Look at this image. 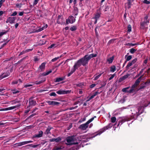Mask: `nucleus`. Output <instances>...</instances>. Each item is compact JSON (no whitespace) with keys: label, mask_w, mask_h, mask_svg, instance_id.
<instances>
[{"label":"nucleus","mask_w":150,"mask_h":150,"mask_svg":"<svg viewBox=\"0 0 150 150\" xmlns=\"http://www.w3.org/2000/svg\"><path fill=\"white\" fill-rule=\"evenodd\" d=\"M96 54H91L89 55L86 54L85 55L83 58L80 59L77 61L76 63L74 64L78 68L80 67L81 65L83 66H85L88 64V61L92 58L96 57L97 56Z\"/></svg>","instance_id":"f257e3e1"},{"label":"nucleus","mask_w":150,"mask_h":150,"mask_svg":"<svg viewBox=\"0 0 150 150\" xmlns=\"http://www.w3.org/2000/svg\"><path fill=\"white\" fill-rule=\"evenodd\" d=\"M141 107H134L131 108V111L132 115L130 117L131 119H136L137 117L142 114V111H141Z\"/></svg>","instance_id":"f03ea898"},{"label":"nucleus","mask_w":150,"mask_h":150,"mask_svg":"<svg viewBox=\"0 0 150 150\" xmlns=\"http://www.w3.org/2000/svg\"><path fill=\"white\" fill-rule=\"evenodd\" d=\"M96 117V116H94V117L85 123L81 125L79 127V128L83 130H86L88 127V125L94 120L95 118Z\"/></svg>","instance_id":"7ed1b4c3"},{"label":"nucleus","mask_w":150,"mask_h":150,"mask_svg":"<svg viewBox=\"0 0 150 150\" xmlns=\"http://www.w3.org/2000/svg\"><path fill=\"white\" fill-rule=\"evenodd\" d=\"M74 137L73 136L69 137L67 139V142L68 143L69 145H71L72 144H78L77 142L74 143L73 142L74 141Z\"/></svg>","instance_id":"20e7f679"},{"label":"nucleus","mask_w":150,"mask_h":150,"mask_svg":"<svg viewBox=\"0 0 150 150\" xmlns=\"http://www.w3.org/2000/svg\"><path fill=\"white\" fill-rule=\"evenodd\" d=\"M33 97H32L29 99V105L27 107V108L31 106H33L36 105V102L35 100L33 99Z\"/></svg>","instance_id":"39448f33"},{"label":"nucleus","mask_w":150,"mask_h":150,"mask_svg":"<svg viewBox=\"0 0 150 150\" xmlns=\"http://www.w3.org/2000/svg\"><path fill=\"white\" fill-rule=\"evenodd\" d=\"M71 90H63L62 89L57 91L56 93L58 94H66L68 93H70L71 92Z\"/></svg>","instance_id":"423d86ee"},{"label":"nucleus","mask_w":150,"mask_h":150,"mask_svg":"<svg viewBox=\"0 0 150 150\" xmlns=\"http://www.w3.org/2000/svg\"><path fill=\"white\" fill-rule=\"evenodd\" d=\"M131 120V119H130V117H124L123 119L119 121L117 126H118L120 123V125H121L125 122L129 121Z\"/></svg>","instance_id":"0eeeda50"},{"label":"nucleus","mask_w":150,"mask_h":150,"mask_svg":"<svg viewBox=\"0 0 150 150\" xmlns=\"http://www.w3.org/2000/svg\"><path fill=\"white\" fill-rule=\"evenodd\" d=\"M21 106L20 103L18 104L16 106L10 107L7 108H5L3 109L4 110H8L14 109L16 108H18Z\"/></svg>","instance_id":"6e6552de"},{"label":"nucleus","mask_w":150,"mask_h":150,"mask_svg":"<svg viewBox=\"0 0 150 150\" xmlns=\"http://www.w3.org/2000/svg\"><path fill=\"white\" fill-rule=\"evenodd\" d=\"M78 69V67H76V65H74L73 66V68L71 69L70 72L69 73L67 76L68 77L70 76L73 73H74L76 70V69Z\"/></svg>","instance_id":"1a4fd4ad"},{"label":"nucleus","mask_w":150,"mask_h":150,"mask_svg":"<svg viewBox=\"0 0 150 150\" xmlns=\"http://www.w3.org/2000/svg\"><path fill=\"white\" fill-rule=\"evenodd\" d=\"M46 102L48 103L49 105H58L60 103H59L57 102L49 100L46 101Z\"/></svg>","instance_id":"9d476101"},{"label":"nucleus","mask_w":150,"mask_h":150,"mask_svg":"<svg viewBox=\"0 0 150 150\" xmlns=\"http://www.w3.org/2000/svg\"><path fill=\"white\" fill-rule=\"evenodd\" d=\"M68 19H69V22L70 23H73L76 21V19L72 16H69Z\"/></svg>","instance_id":"9b49d317"},{"label":"nucleus","mask_w":150,"mask_h":150,"mask_svg":"<svg viewBox=\"0 0 150 150\" xmlns=\"http://www.w3.org/2000/svg\"><path fill=\"white\" fill-rule=\"evenodd\" d=\"M10 75V73L9 72L4 73L0 76V79H2Z\"/></svg>","instance_id":"f8f14e48"},{"label":"nucleus","mask_w":150,"mask_h":150,"mask_svg":"<svg viewBox=\"0 0 150 150\" xmlns=\"http://www.w3.org/2000/svg\"><path fill=\"white\" fill-rule=\"evenodd\" d=\"M100 11V10H97V12L95 14V17H94L93 18L98 19L99 18L101 14Z\"/></svg>","instance_id":"ddd939ff"},{"label":"nucleus","mask_w":150,"mask_h":150,"mask_svg":"<svg viewBox=\"0 0 150 150\" xmlns=\"http://www.w3.org/2000/svg\"><path fill=\"white\" fill-rule=\"evenodd\" d=\"M104 7L105 8V9H103V10L106 13L110 14V10L111 8L109 6H106V5Z\"/></svg>","instance_id":"4468645a"},{"label":"nucleus","mask_w":150,"mask_h":150,"mask_svg":"<svg viewBox=\"0 0 150 150\" xmlns=\"http://www.w3.org/2000/svg\"><path fill=\"white\" fill-rule=\"evenodd\" d=\"M137 86V85H135V84H134L132 86L130 89L129 90V92L132 93H135L136 91V90L135 88Z\"/></svg>","instance_id":"2eb2a0df"},{"label":"nucleus","mask_w":150,"mask_h":150,"mask_svg":"<svg viewBox=\"0 0 150 150\" xmlns=\"http://www.w3.org/2000/svg\"><path fill=\"white\" fill-rule=\"evenodd\" d=\"M39 133L37 134H35L33 136L34 138H40L42 137L43 134V132L42 131H40L39 132Z\"/></svg>","instance_id":"dca6fc26"},{"label":"nucleus","mask_w":150,"mask_h":150,"mask_svg":"<svg viewBox=\"0 0 150 150\" xmlns=\"http://www.w3.org/2000/svg\"><path fill=\"white\" fill-rule=\"evenodd\" d=\"M48 25L47 24H46L45 26L42 27L41 28H40L38 29L37 30H35L34 31V33H38L40 32L44 29H46Z\"/></svg>","instance_id":"f3484780"},{"label":"nucleus","mask_w":150,"mask_h":150,"mask_svg":"<svg viewBox=\"0 0 150 150\" xmlns=\"http://www.w3.org/2000/svg\"><path fill=\"white\" fill-rule=\"evenodd\" d=\"M46 63L43 62L41 64L39 68L41 71H43L45 69V67Z\"/></svg>","instance_id":"a211bd4d"},{"label":"nucleus","mask_w":150,"mask_h":150,"mask_svg":"<svg viewBox=\"0 0 150 150\" xmlns=\"http://www.w3.org/2000/svg\"><path fill=\"white\" fill-rule=\"evenodd\" d=\"M143 76V75L141 76L139 78L135 81L134 84L135 85H137V86L139 85L140 81H141L142 78Z\"/></svg>","instance_id":"6ab92c4d"},{"label":"nucleus","mask_w":150,"mask_h":150,"mask_svg":"<svg viewBox=\"0 0 150 150\" xmlns=\"http://www.w3.org/2000/svg\"><path fill=\"white\" fill-rule=\"evenodd\" d=\"M53 129V127L50 126H48V127L46 130L45 132V134H50V130Z\"/></svg>","instance_id":"aec40b11"},{"label":"nucleus","mask_w":150,"mask_h":150,"mask_svg":"<svg viewBox=\"0 0 150 150\" xmlns=\"http://www.w3.org/2000/svg\"><path fill=\"white\" fill-rule=\"evenodd\" d=\"M9 23H10L12 24L14 23L16 20V18L14 17H9L8 18Z\"/></svg>","instance_id":"412c9836"},{"label":"nucleus","mask_w":150,"mask_h":150,"mask_svg":"<svg viewBox=\"0 0 150 150\" xmlns=\"http://www.w3.org/2000/svg\"><path fill=\"white\" fill-rule=\"evenodd\" d=\"M130 88L129 87H128L126 88H123L122 90V91L123 92H124L125 93H130L129 92V90H128V89Z\"/></svg>","instance_id":"4be33fe9"},{"label":"nucleus","mask_w":150,"mask_h":150,"mask_svg":"<svg viewBox=\"0 0 150 150\" xmlns=\"http://www.w3.org/2000/svg\"><path fill=\"white\" fill-rule=\"evenodd\" d=\"M104 1H101L100 5V7L99 10H100L103 9V7L105 6V3L104 2Z\"/></svg>","instance_id":"5701e85b"},{"label":"nucleus","mask_w":150,"mask_h":150,"mask_svg":"<svg viewBox=\"0 0 150 150\" xmlns=\"http://www.w3.org/2000/svg\"><path fill=\"white\" fill-rule=\"evenodd\" d=\"M61 16L60 15H59L58 16V18L57 21V23L58 24H61V23L62 22V18H61Z\"/></svg>","instance_id":"b1692460"},{"label":"nucleus","mask_w":150,"mask_h":150,"mask_svg":"<svg viewBox=\"0 0 150 150\" xmlns=\"http://www.w3.org/2000/svg\"><path fill=\"white\" fill-rule=\"evenodd\" d=\"M128 2L125 4V7L127 8L128 9L129 8L131 7V3H132L131 1H128Z\"/></svg>","instance_id":"393cba45"},{"label":"nucleus","mask_w":150,"mask_h":150,"mask_svg":"<svg viewBox=\"0 0 150 150\" xmlns=\"http://www.w3.org/2000/svg\"><path fill=\"white\" fill-rule=\"evenodd\" d=\"M64 77L57 78H56V80L55 82H58L64 80Z\"/></svg>","instance_id":"a878e982"},{"label":"nucleus","mask_w":150,"mask_h":150,"mask_svg":"<svg viewBox=\"0 0 150 150\" xmlns=\"http://www.w3.org/2000/svg\"><path fill=\"white\" fill-rule=\"evenodd\" d=\"M15 5L16 7L20 8L22 6L23 4L22 3H17L14 4Z\"/></svg>","instance_id":"bb28decb"},{"label":"nucleus","mask_w":150,"mask_h":150,"mask_svg":"<svg viewBox=\"0 0 150 150\" xmlns=\"http://www.w3.org/2000/svg\"><path fill=\"white\" fill-rule=\"evenodd\" d=\"M116 70V67L114 65H112L110 67V71L111 72H114Z\"/></svg>","instance_id":"cd10ccee"},{"label":"nucleus","mask_w":150,"mask_h":150,"mask_svg":"<svg viewBox=\"0 0 150 150\" xmlns=\"http://www.w3.org/2000/svg\"><path fill=\"white\" fill-rule=\"evenodd\" d=\"M114 56H112L111 57H110L107 59V61L109 62V63L110 64L112 63L114 59Z\"/></svg>","instance_id":"c85d7f7f"},{"label":"nucleus","mask_w":150,"mask_h":150,"mask_svg":"<svg viewBox=\"0 0 150 150\" xmlns=\"http://www.w3.org/2000/svg\"><path fill=\"white\" fill-rule=\"evenodd\" d=\"M109 128V127L108 126H105V127H104L103 128V131H102V132H101L100 133H99V134L98 133V134H96V135H95V136H96L98 134L100 135L101 133H102L103 132H104L106 130L108 129Z\"/></svg>","instance_id":"c756f323"},{"label":"nucleus","mask_w":150,"mask_h":150,"mask_svg":"<svg viewBox=\"0 0 150 150\" xmlns=\"http://www.w3.org/2000/svg\"><path fill=\"white\" fill-rule=\"evenodd\" d=\"M62 146H55L53 150H59L62 149Z\"/></svg>","instance_id":"7c9ffc66"},{"label":"nucleus","mask_w":150,"mask_h":150,"mask_svg":"<svg viewBox=\"0 0 150 150\" xmlns=\"http://www.w3.org/2000/svg\"><path fill=\"white\" fill-rule=\"evenodd\" d=\"M45 81V80H43V79L39 81H38L35 82V83L37 85H38L44 82Z\"/></svg>","instance_id":"2f4dec72"},{"label":"nucleus","mask_w":150,"mask_h":150,"mask_svg":"<svg viewBox=\"0 0 150 150\" xmlns=\"http://www.w3.org/2000/svg\"><path fill=\"white\" fill-rule=\"evenodd\" d=\"M18 146H20L26 144L25 141L23 142L16 144Z\"/></svg>","instance_id":"473e14b6"},{"label":"nucleus","mask_w":150,"mask_h":150,"mask_svg":"<svg viewBox=\"0 0 150 150\" xmlns=\"http://www.w3.org/2000/svg\"><path fill=\"white\" fill-rule=\"evenodd\" d=\"M132 64H133L131 62H129L126 67L127 70V69L129 68V67L131 66Z\"/></svg>","instance_id":"72a5a7b5"},{"label":"nucleus","mask_w":150,"mask_h":150,"mask_svg":"<svg viewBox=\"0 0 150 150\" xmlns=\"http://www.w3.org/2000/svg\"><path fill=\"white\" fill-rule=\"evenodd\" d=\"M78 9L77 8L75 7L74 10V13L76 16L78 15Z\"/></svg>","instance_id":"f704fd0d"},{"label":"nucleus","mask_w":150,"mask_h":150,"mask_svg":"<svg viewBox=\"0 0 150 150\" xmlns=\"http://www.w3.org/2000/svg\"><path fill=\"white\" fill-rule=\"evenodd\" d=\"M136 50L134 48H132L129 50V52L131 54H134L136 51Z\"/></svg>","instance_id":"c9c22d12"},{"label":"nucleus","mask_w":150,"mask_h":150,"mask_svg":"<svg viewBox=\"0 0 150 150\" xmlns=\"http://www.w3.org/2000/svg\"><path fill=\"white\" fill-rule=\"evenodd\" d=\"M77 29V27L76 26L74 25L70 28V30L72 31H74L76 30Z\"/></svg>","instance_id":"e433bc0d"},{"label":"nucleus","mask_w":150,"mask_h":150,"mask_svg":"<svg viewBox=\"0 0 150 150\" xmlns=\"http://www.w3.org/2000/svg\"><path fill=\"white\" fill-rule=\"evenodd\" d=\"M138 44L137 43H128L126 44V45L127 46H134L136 45H138Z\"/></svg>","instance_id":"4c0bfd02"},{"label":"nucleus","mask_w":150,"mask_h":150,"mask_svg":"<svg viewBox=\"0 0 150 150\" xmlns=\"http://www.w3.org/2000/svg\"><path fill=\"white\" fill-rule=\"evenodd\" d=\"M102 74H99L98 75L96 76H95V75H94V81H96L102 75Z\"/></svg>","instance_id":"58836bf2"},{"label":"nucleus","mask_w":150,"mask_h":150,"mask_svg":"<svg viewBox=\"0 0 150 150\" xmlns=\"http://www.w3.org/2000/svg\"><path fill=\"white\" fill-rule=\"evenodd\" d=\"M111 122L112 123H114L116 121V118L115 117H113L111 118Z\"/></svg>","instance_id":"ea45409f"},{"label":"nucleus","mask_w":150,"mask_h":150,"mask_svg":"<svg viewBox=\"0 0 150 150\" xmlns=\"http://www.w3.org/2000/svg\"><path fill=\"white\" fill-rule=\"evenodd\" d=\"M8 32V30L5 31L4 32H1L0 33V38L3 35L6 34Z\"/></svg>","instance_id":"a19ab883"},{"label":"nucleus","mask_w":150,"mask_h":150,"mask_svg":"<svg viewBox=\"0 0 150 150\" xmlns=\"http://www.w3.org/2000/svg\"><path fill=\"white\" fill-rule=\"evenodd\" d=\"M132 29V27L129 24L127 27V31L128 32H130L131 31Z\"/></svg>","instance_id":"79ce46f5"},{"label":"nucleus","mask_w":150,"mask_h":150,"mask_svg":"<svg viewBox=\"0 0 150 150\" xmlns=\"http://www.w3.org/2000/svg\"><path fill=\"white\" fill-rule=\"evenodd\" d=\"M36 115L37 114L36 113H34L32 114L27 118V120L29 119V118L33 117V116Z\"/></svg>","instance_id":"37998d69"},{"label":"nucleus","mask_w":150,"mask_h":150,"mask_svg":"<svg viewBox=\"0 0 150 150\" xmlns=\"http://www.w3.org/2000/svg\"><path fill=\"white\" fill-rule=\"evenodd\" d=\"M132 58V56L131 55H129L127 58L126 60V61H128L130 60Z\"/></svg>","instance_id":"c03bdc74"},{"label":"nucleus","mask_w":150,"mask_h":150,"mask_svg":"<svg viewBox=\"0 0 150 150\" xmlns=\"http://www.w3.org/2000/svg\"><path fill=\"white\" fill-rule=\"evenodd\" d=\"M61 140V139L60 137H58L57 138H55V142H58L60 141Z\"/></svg>","instance_id":"a18cd8bd"},{"label":"nucleus","mask_w":150,"mask_h":150,"mask_svg":"<svg viewBox=\"0 0 150 150\" xmlns=\"http://www.w3.org/2000/svg\"><path fill=\"white\" fill-rule=\"evenodd\" d=\"M61 57V56H60L59 57H57L54 58L53 59H52L51 60V61L52 62H54L57 60L59 58H60Z\"/></svg>","instance_id":"49530a36"},{"label":"nucleus","mask_w":150,"mask_h":150,"mask_svg":"<svg viewBox=\"0 0 150 150\" xmlns=\"http://www.w3.org/2000/svg\"><path fill=\"white\" fill-rule=\"evenodd\" d=\"M12 93L13 94H16L18 93L19 91L16 90H12Z\"/></svg>","instance_id":"de8ad7c7"},{"label":"nucleus","mask_w":150,"mask_h":150,"mask_svg":"<svg viewBox=\"0 0 150 150\" xmlns=\"http://www.w3.org/2000/svg\"><path fill=\"white\" fill-rule=\"evenodd\" d=\"M115 39H111L110 40L109 42H108V45H110L111 43H112L114 42V41H115Z\"/></svg>","instance_id":"09e8293b"},{"label":"nucleus","mask_w":150,"mask_h":150,"mask_svg":"<svg viewBox=\"0 0 150 150\" xmlns=\"http://www.w3.org/2000/svg\"><path fill=\"white\" fill-rule=\"evenodd\" d=\"M146 85H144H144H141L138 90L143 89L144 88H145L146 87Z\"/></svg>","instance_id":"8fccbe9b"},{"label":"nucleus","mask_w":150,"mask_h":150,"mask_svg":"<svg viewBox=\"0 0 150 150\" xmlns=\"http://www.w3.org/2000/svg\"><path fill=\"white\" fill-rule=\"evenodd\" d=\"M9 41H10L9 40H8L5 43H4V44H3L1 45V47L0 48V49H1V48H2L5 45H6L9 42Z\"/></svg>","instance_id":"3c124183"},{"label":"nucleus","mask_w":150,"mask_h":150,"mask_svg":"<svg viewBox=\"0 0 150 150\" xmlns=\"http://www.w3.org/2000/svg\"><path fill=\"white\" fill-rule=\"evenodd\" d=\"M50 96H57V94H56V93L55 92H52L50 94Z\"/></svg>","instance_id":"603ef678"},{"label":"nucleus","mask_w":150,"mask_h":150,"mask_svg":"<svg viewBox=\"0 0 150 150\" xmlns=\"http://www.w3.org/2000/svg\"><path fill=\"white\" fill-rule=\"evenodd\" d=\"M13 59V57H11L10 58H7L4 61V62H8L10 61L11 59Z\"/></svg>","instance_id":"864d4df0"},{"label":"nucleus","mask_w":150,"mask_h":150,"mask_svg":"<svg viewBox=\"0 0 150 150\" xmlns=\"http://www.w3.org/2000/svg\"><path fill=\"white\" fill-rule=\"evenodd\" d=\"M26 53V50H23L20 53L19 55V56H20Z\"/></svg>","instance_id":"5fc2aeb1"},{"label":"nucleus","mask_w":150,"mask_h":150,"mask_svg":"<svg viewBox=\"0 0 150 150\" xmlns=\"http://www.w3.org/2000/svg\"><path fill=\"white\" fill-rule=\"evenodd\" d=\"M52 71L51 70H50V71H47L45 74L44 76H47L50 74L51 73Z\"/></svg>","instance_id":"6e6d98bb"},{"label":"nucleus","mask_w":150,"mask_h":150,"mask_svg":"<svg viewBox=\"0 0 150 150\" xmlns=\"http://www.w3.org/2000/svg\"><path fill=\"white\" fill-rule=\"evenodd\" d=\"M76 85L77 86H79L81 88L82 87V86L83 85V83H79L78 84H76Z\"/></svg>","instance_id":"4d7b16f0"},{"label":"nucleus","mask_w":150,"mask_h":150,"mask_svg":"<svg viewBox=\"0 0 150 150\" xmlns=\"http://www.w3.org/2000/svg\"><path fill=\"white\" fill-rule=\"evenodd\" d=\"M129 74H127L125 75H124V76H123L122 77H123L124 79L125 80V79L127 78L129 76Z\"/></svg>","instance_id":"13d9d810"},{"label":"nucleus","mask_w":150,"mask_h":150,"mask_svg":"<svg viewBox=\"0 0 150 150\" xmlns=\"http://www.w3.org/2000/svg\"><path fill=\"white\" fill-rule=\"evenodd\" d=\"M137 61V59L136 58H135L134 59H133L132 61V64H134Z\"/></svg>","instance_id":"bf43d9fd"},{"label":"nucleus","mask_w":150,"mask_h":150,"mask_svg":"<svg viewBox=\"0 0 150 150\" xmlns=\"http://www.w3.org/2000/svg\"><path fill=\"white\" fill-rule=\"evenodd\" d=\"M143 3L146 4H150V1H143Z\"/></svg>","instance_id":"052dcab7"},{"label":"nucleus","mask_w":150,"mask_h":150,"mask_svg":"<svg viewBox=\"0 0 150 150\" xmlns=\"http://www.w3.org/2000/svg\"><path fill=\"white\" fill-rule=\"evenodd\" d=\"M150 83V80L149 79H148L147 80V81L144 83V85H146L147 84H149Z\"/></svg>","instance_id":"680f3d73"},{"label":"nucleus","mask_w":150,"mask_h":150,"mask_svg":"<svg viewBox=\"0 0 150 150\" xmlns=\"http://www.w3.org/2000/svg\"><path fill=\"white\" fill-rule=\"evenodd\" d=\"M38 1H34V2L33 3V6H34L36 5L38 3Z\"/></svg>","instance_id":"e2e57ef3"},{"label":"nucleus","mask_w":150,"mask_h":150,"mask_svg":"<svg viewBox=\"0 0 150 150\" xmlns=\"http://www.w3.org/2000/svg\"><path fill=\"white\" fill-rule=\"evenodd\" d=\"M55 45V44H52L48 48V49L51 48L53 47H54Z\"/></svg>","instance_id":"0e129e2a"},{"label":"nucleus","mask_w":150,"mask_h":150,"mask_svg":"<svg viewBox=\"0 0 150 150\" xmlns=\"http://www.w3.org/2000/svg\"><path fill=\"white\" fill-rule=\"evenodd\" d=\"M115 76V74L112 75L109 78V80H111Z\"/></svg>","instance_id":"69168bd1"},{"label":"nucleus","mask_w":150,"mask_h":150,"mask_svg":"<svg viewBox=\"0 0 150 150\" xmlns=\"http://www.w3.org/2000/svg\"><path fill=\"white\" fill-rule=\"evenodd\" d=\"M96 85V84L95 83H93L90 86V88H92L94 87Z\"/></svg>","instance_id":"338daca9"},{"label":"nucleus","mask_w":150,"mask_h":150,"mask_svg":"<svg viewBox=\"0 0 150 150\" xmlns=\"http://www.w3.org/2000/svg\"><path fill=\"white\" fill-rule=\"evenodd\" d=\"M17 14V12L16 11H15L11 15V16H14L16 15Z\"/></svg>","instance_id":"774afa93"}]
</instances>
